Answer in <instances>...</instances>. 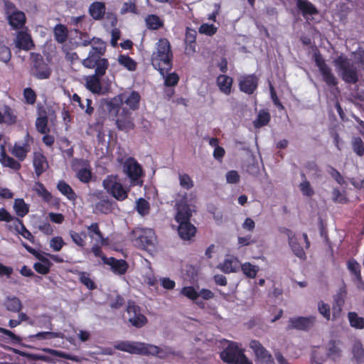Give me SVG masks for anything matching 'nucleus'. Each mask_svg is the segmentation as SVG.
<instances>
[{
  "instance_id": "1",
  "label": "nucleus",
  "mask_w": 364,
  "mask_h": 364,
  "mask_svg": "<svg viewBox=\"0 0 364 364\" xmlns=\"http://www.w3.org/2000/svg\"><path fill=\"white\" fill-rule=\"evenodd\" d=\"M196 198L193 193L178 194L176 198L175 220L178 224V232L183 240H190L196 232V227L190 223L191 210L190 205Z\"/></svg>"
},
{
  "instance_id": "2",
  "label": "nucleus",
  "mask_w": 364,
  "mask_h": 364,
  "mask_svg": "<svg viewBox=\"0 0 364 364\" xmlns=\"http://www.w3.org/2000/svg\"><path fill=\"white\" fill-rule=\"evenodd\" d=\"M172 58L173 54L169 41L166 38H160L156 44L155 51L151 55L152 65L159 70L161 75H164V71L171 69Z\"/></svg>"
},
{
  "instance_id": "3",
  "label": "nucleus",
  "mask_w": 364,
  "mask_h": 364,
  "mask_svg": "<svg viewBox=\"0 0 364 364\" xmlns=\"http://www.w3.org/2000/svg\"><path fill=\"white\" fill-rule=\"evenodd\" d=\"M336 72L346 82L355 83L358 80V70L345 55L341 54L333 60Z\"/></svg>"
},
{
  "instance_id": "4",
  "label": "nucleus",
  "mask_w": 364,
  "mask_h": 364,
  "mask_svg": "<svg viewBox=\"0 0 364 364\" xmlns=\"http://www.w3.org/2000/svg\"><path fill=\"white\" fill-rule=\"evenodd\" d=\"M114 348L131 354L154 355L159 353V348L156 346L135 341H119L114 344Z\"/></svg>"
},
{
  "instance_id": "5",
  "label": "nucleus",
  "mask_w": 364,
  "mask_h": 364,
  "mask_svg": "<svg viewBox=\"0 0 364 364\" xmlns=\"http://www.w3.org/2000/svg\"><path fill=\"white\" fill-rule=\"evenodd\" d=\"M102 185L107 193L117 200H124L128 196L129 188L122 186L117 176L110 175L107 176L103 180Z\"/></svg>"
},
{
  "instance_id": "6",
  "label": "nucleus",
  "mask_w": 364,
  "mask_h": 364,
  "mask_svg": "<svg viewBox=\"0 0 364 364\" xmlns=\"http://www.w3.org/2000/svg\"><path fill=\"white\" fill-rule=\"evenodd\" d=\"M141 97L136 91L125 92L114 97L110 104L115 107H119V109L128 110L129 112L138 109Z\"/></svg>"
},
{
  "instance_id": "7",
  "label": "nucleus",
  "mask_w": 364,
  "mask_h": 364,
  "mask_svg": "<svg viewBox=\"0 0 364 364\" xmlns=\"http://www.w3.org/2000/svg\"><path fill=\"white\" fill-rule=\"evenodd\" d=\"M131 239L134 245L142 249H149L154 247L156 236L152 229L136 228L132 232Z\"/></svg>"
},
{
  "instance_id": "8",
  "label": "nucleus",
  "mask_w": 364,
  "mask_h": 364,
  "mask_svg": "<svg viewBox=\"0 0 364 364\" xmlns=\"http://www.w3.org/2000/svg\"><path fill=\"white\" fill-rule=\"evenodd\" d=\"M123 172L130 179L131 186H142L143 181L141 179L143 176L142 168L134 159L130 157L125 160L123 164Z\"/></svg>"
},
{
  "instance_id": "9",
  "label": "nucleus",
  "mask_w": 364,
  "mask_h": 364,
  "mask_svg": "<svg viewBox=\"0 0 364 364\" xmlns=\"http://www.w3.org/2000/svg\"><path fill=\"white\" fill-rule=\"evenodd\" d=\"M82 65L87 68H95V75L101 77L105 74L109 64L107 59L91 55L82 60Z\"/></svg>"
},
{
  "instance_id": "10",
  "label": "nucleus",
  "mask_w": 364,
  "mask_h": 364,
  "mask_svg": "<svg viewBox=\"0 0 364 364\" xmlns=\"http://www.w3.org/2000/svg\"><path fill=\"white\" fill-rule=\"evenodd\" d=\"M314 58L315 63L323 76V80L328 85H336L337 84V80L332 73L331 68L326 64L323 58L319 54L316 53Z\"/></svg>"
},
{
  "instance_id": "11",
  "label": "nucleus",
  "mask_w": 364,
  "mask_h": 364,
  "mask_svg": "<svg viewBox=\"0 0 364 364\" xmlns=\"http://www.w3.org/2000/svg\"><path fill=\"white\" fill-rule=\"evenodd\" d=\"M242 353V350L235 343L230 342L220 355L225 363L234 364Z\"/></svg>"
},
{
  "instance_id": "12",
  "label": "nucleus",
  "mask_w": 364,
  "mask_h": 364,
  "mask_svg": "<svg viewBox=\"0 0 364 364\" xmlns=\"http://www.w3.org/2000/svg\"><path fill=\"white\" fill-rule=\"evenodd\" d=\"M250 347L254 351L256 357L259 359L262 364H274L272 355L264 348V346L256 340L250 343Z\"/></svg>"
},
{
  "instance_id": "13",
  "label": "nucleus",
  "mask_w": 364,
  "mask_h": 364,
  "mask_svg": "<svg viewBox=\"0 0 364 364\" xmlns=\"http://www.w3.org/2000/svg\"><path fill=\"white\" fill-rule=\"evenodd\" d=\"M102 262L110 267L111 270L118 275L124 274L129 267L128 264L124 259H117L114 257H107L102 255Z\"/></svg>"
},
{
  "instance_id": "14",
  "label": "nucleus",
  "mask_w": 364,
  "mask_h": 364,
  "mask_svg": "<svg viewBox=\"0 0 364 364\" xmlns=\"http://www.w3.org/2000/svg\"><path fill=\"white\" fill-rule=\"evenodd\" d=\"M8 19L10 25L14 28L22 27L26 21V16L23 12L13 10V6L11 4H6Z\"/></svg>"
},
{
  "instance_id": "15",
  "label": "nucleus",
  "mask_w": 364,
  "mask_h": 364,
  "mask_svg": "<svg viewBox=\"0 0 364 364\" xmlns=\"http://www.w3.org/2000/svg\"><path fill=\"white\" fill-rule=\"evenodd\" d=\"M73 168L77 171V178L84 183H87L91 178V170L86 161L75 160L73 163Z\"/></svg>"
},
{
  "instance_id": "16",
  "label": "nucleus",
  "mask_w": 364,
  "mask_h": 364,
  "mask_svg": "<svg viewBox=\"0 0 364 364\" xmlns=\"http://www.w3.org/2000/svg\"><path fill=\"white\" fill-rule=\"evenodd\" d=\"M130 115L131 112L125 110V108H123L122 110H120V109L117 110L116 123L119 129L128 131L134 127V123Z\"/></svg>"
},
{
  "instance_id": "17",
  "label": "nucleus",
  "mask_w": 364,
  "mask_h": 364,
  "mask_svg": "<svg viewBox=\"0 0 364 364\" xmlns=\"http://www.w3.org/2000/svg\"><path fill=\"white\" fill-rule=\"evenodd\" d=\"M281 232L287 237L289 245L294 254L299 258H304L305 257V252L303 247L299 244L295 234L287 228L282 229Z\"/></svg>"
},
{
  "instance_id": "18",
  "label": "nucleus",
  "mask_w": 364,
  "mask_h": 364,
  "mask_svg": "<svg viewBox=\"0 0 364 364\" xmlns=\"http://www.w3.org/2000/svg\"><path fill=\"white\" fill-rule=\"evenodd\" d=\"M240 262L237 257L227 255L223 262L218 265V268L222 272L229 274L237 272L240 269Z\"/></svg>"
},
{
  "instance_id": "19",
  "label": "nucleus",
  "mask_w": 364,
  "mask_h": 364,
  "mask_svg": "<svg viewBox=\"0 0 364 364\" xmlns=\"http://www.w3.org/2000/svg\"><path fill=\"white\" fill-rule=\"evenodd\" d=\"M296 4L302 16L307 21L311 20L314 16L318 14L316 8L307 0H296Z\"/></svg>"
},
{
  "instance_id": "20",
  "label": "nucleus",
  "mask_w": 364,
  "mask_h": 364,
  "mask_svg": "<svg viewBox=\"0 0 364 364\" xmlns=\"http://www.w3.org/2000/svg\"><path fill=\"white\" fill-rule=\"evenodd\" d=\"M257 81L254 75L244 76L240 80V89L243 92L252 94L257 87Z\"/></svg>"
},
{
  "instance_id": "21",
  "label": "nucleus",
  "mask_w": 364,
  "mask_h": 364,
  "mask_svg": "<svg viewBox=\"0 0 364 364\" xmlns=\"http://www.w3.org/2000/svg\"><path fill=\"white\" fill-rule=\"evenodd\" d=\"M33 165L36 174L39 176L48 168V164L46 157L40 152L33 154Z\"/></svg>"
},
{
  "instance_id": "22",
  "label": "nucleus",
  "mask_w": 364,
  "mask_h": 364,
  "mask_svg": "<svg viewBox=\"0 0 364 364\" xmlns=\"http://www.w3.org/2000/svg\"><path fill=\"white\" fill-rule=\"evenodd\" d=\"M16 46L20 49L28 50L33 46L31 36L26 32H18L15 41Z\"/></svg>"
},
{
  "instance_id": "23",
  "label": "nucleus",
  "mask_w": 364,
  "mask_h": 364,
  "mask_svg": "<svg viewBox=\"0 0 364 364\" xmlns=\"http://www.w3.org/2000/svg\"><path fill=\"white\" fill-rule=\"evenodd\" d=\"M100 77V76L96 75H89L85 77L86 87L93 93L102 94L105 92L101 86Z\"/></svg>"
},
{
  "instance_id": "24",
  "label": "nucleus",
  "mask_w": 364,
  "mask_h": 364,
  "mask_svg": "<svg viewBox=\"0 0 364 364\" xmlns=\"http://www.w3.org/2000/svg\"><path fill=\"white\" fill-rule=\"evenodd\" d=\"M232 79L226 75H220L217 77V85L220 92L229 95L232 91Z\"/></svg>"
},
{
  "instance_id": "25",
  "label": "nucleus",
  "mask_w": 364,
  "mask_h": 364,
  "mask_svg": "<svg viewBox=\"0 0 364 364\" xmlns=\"http://www.w3.org/2000/svg\"><path fill=\"white\" fill-rule=\"evenodd\" d=\"M30 149V146L27 142L16 143L11 150V154L19 161H23Z\"/></svg>"
},
{
  "instance_id": "26",
  "label": "nucleus",
  "mask_w": 364,
  "mask_h": 364,
  "mask_svg": "<svg viewBox=\"0 0 364 364\" xmlns=\"http://www.w3.org/2000/svg\"><path fill=\"white\" fill-rule=\"evenodd\" d=\"M9 229L22 235L25 239L33 242V236L31 232L26 228L20 219L15 220L14 225H9Z\"/></svg>"
},
{
  "instance_id": "27",
  "label": "nucleus",
  "mask_w": 364,
  "mask_h": 364,
  "mask_svg": "<svg viewBox=\"0 0 364 364\" xmlns=\"http://www.w3.org/2000/svg\"><path fill=\"white\" fill-rule=\"evenodd\" d=\"M64 334L61 332H52V331H38L35 334L29 335L28 338L31 341L38 340H51L55 338H63Z\"/></svg>"
},
{
  "instance_id": "28",
  "label": "nucleus",
  "mask_w": 364,
  "mask_h": 364,
  "mask_svg": "<svg viewBox=\"0 0 364 364\" xmlns=\"http://www.w3.org/2000/svg\"><path fill=\"white\" fill-rule=\"evenodd\" d=\"M92 48L88 55H94L95 57H101L105 52L106 44L100 38H93L91 39Z\"/></svg>"
},
{
  "instance_id": "29",
  "label": "nucleus",
  "mask_w": 364,
  "mask_h": 364,
  "mask_svg": "<svg viewBox=\"0 0 364 364\" xmlns=\"http://www.w3.org/2000/svg\"><path fill=\"white\" fill-rule=\"evenodd\" d=\"M0 162L4 166L9 167L14 170H18L21 167L20 164L13 158L7 156L5 153L4 146H1Z\"/></svg>"
},
{
  "instance_id": "30",
  "label": "nucleus",
  "mask_w": 364,
  "mask_h": 364,
  "mask_svg": "<svg viewBox=\"0 0 364 364\" xmlns=\"http://www.w3.org/2000/svg\"><path fill=\"white\" fill-rule=\"evenodd\" d=\"M88 235L90 239L97 244L104 245L106 243L105 239L103 238L97 223H92L88 228Z\"/></svg>"
},
{
  "instance_id": "31",
  "label": "nucleus",
  "mask_w": 364,
  "mask_h": 364,
  "mask_svg": "<svg viewBox=\"0 0 364 364\" xmlns=\"http://www.w3.org/2000/svg\"><path fill=\"white\" fill-rule=\"evenodd\" d=\"M90 14L96 20L103 17L105 13V5L102 2L96 1L92 3L89 9Z\"/></svg>"
},
{
  "instance_id": "32",
  "label": "nucleus",
  "mask_w": 364,
  "mask_h": 364,
  "mask_svg": "<svg viewBox=\"0 0 364 364\" xmlns=\"http://www.w3.org/2000/svg\"><path fill=\"white\" fill-rule=\"evenodd\" d=\"M240 269H241L242 273L248 278L254 279L256 277L258 272L259 271V267L256 264H253L250 262H246L240 264Z\"/></svg>"
},
{
  "instance_id": "33",
  "label": "nucleus",
  "mask_w": 364,
  "mask_h": 364,
  "mask_svg": "<svg viewBox=\"0 0 364 364\" xmlns=\"http://www.w3.org/2000/svg\"><path fill=\"white\" fill-rule=\"evenodd\" d=\"M314 320H289L287 329L296 328L298 330L307 331L313 326Z\"/></svg>"
},
{
  "instance_id": "34",
  "label": "nucleus",
  "mask_w": 364,
  "mask_h": 364,
  "mask_svg": "<svg viewBox=\"0 0 364 364\" xmlns=\"http://www.w3.org/2000/svg\"><path fill=\"white\" fill-rule=\"evenodd\" d=\"M180 294L187 299L193 301L198 305H201L203 304L201 301H198V291L196 290L194 287H184L181 289Z\"/></svg>"
},
{
  "instance_id": "35",
  "label": "nucleus",
  "mask_w": 364,
  "mask_h": 364,
  "mask_svg": "<svg viewBox=\"0 0 364 364\" xmlns=\"http://www.w3.org/2000/svg\"><path fill=\"white\" fill-rule=\"evenodd\" d=\"M14 210L17 216L23 218L29 212V205L23 199L16 198L14 203Z\"/></svg>"
},
{
  "instance_id": "36",
  "label": "nucleus",
  "mask_w": 364,
  "mask_h": 364,
  "mask_svg": "<svg viewBox=\"0 0 364 364\" xmlns=\"http://www.w3.org/2000/svg\"><path fill=\"white\" fill-rule=\"evenodd\" d=\"M33 74L38 79H46L49 77L50 71L46 64L40 63L34 65Z\"/></svg>"
},
{
  "instance_id": "37",
  "label": "nucleus",
  "mask_w": 364,
  "mask_h": 364,
  "mask_svg": "<svg viewBox=\"0 0 364 364\" xmlns=\"http://www.w3.org/2000/svg\"><path fill=\"white\" fill-rule=\"evenodd\" d=\"M21 306L20 299L16 296H7L4 301V306L10 311L18 312Z\"/></svg>"
},
{
  "instance_id": "38",
  "label": "nucleus",
  "mask_w": 364,
  "mask_h": 364,
  "mask_svg": "<svg viewBox=\"0 0 364 364\" xmlns=\"http://www.w3.org/2000/svg\"><path fill=\"white\" fill-rule=\"evenodd\" d=\"M68 29L67 28L62 25L58 24L54 28V37L57 42L60 43H63L66 41L68 38Z\"/></svg>"
},
{
  "instance_id": "39",
  "label": "nucleus",
  "mask_w": 364,
  "mask_h": 364,
  "mask_svg": "<svg viewBox=\"0 0 364 364\" xmlns=\"http://www.w3.org/2000/svg\"><path fill=\"white\" fill-rule=\"evenodd\" d=\"M41 262L35 263L33 267L35 270L42 274H46L48 273L51 263L46 257H41V255L38 257Z\"/></svg>"
},
{
  "instance_id": "40",
  "label": "nucleus",
  "mask_w": 364,
  "mask_h": 364,
  "mask_svg": "<svg viewBox=\"0 0 364 364\" xmlns=\"http://www.w3.org/2000/svg\"><path fill=\"white\" fill-rule=\"evenodd\" d=\"M146 25L148 28L151 30H157L164 26V21L156 15H149L146 16Z\"/></svg>"
},
{
  "instance_id": "41",
  "label": "nucleus",
  "mask_w": 364,
  "mask_h": 364,
  "mask_svg": "<svg viewBox=\"0 0 364 364\" xmlns=\"http://www.w3.org/2000/svg\"><path fill=\"white\" fill-rule=\"evenodd\" d=\"M117 61L122 66H123L129 71H134L136 68V62L128 55H119Z\"/></svg>"
},
{
  "instance_id": "42",
  "label": "nucleus",
  "mask_w": 364,
  "mask_h": 364,
  "mask_svg": "<svg viewBox=\"0 0 364 364\" xmlns=\"http://www.w3.org/2000/svg\"><path fill=\"white\" fill-rule=\"evenodd\" d=\"M218 27L213 23H204L200 25L198 32L208 36H212L218 31Z\"/></svg>"
},
{
  "instance_id": "43",
  "label": "nucleus",
  "mask_w": 364,
  "mask_h": 364,
  "mask_svg": "<svg viewBox=\"0 0 364 364\" xmlns=\"http://www.w3.org/2000/svg\"><path fill=\"white\" fill-rule=\"evenodd\" d=\"M59 191L65 196L69 200H75L76 196L69 185L63 181H60L58 184Z\"/></svg>"
},
{
  "instance_id": "44",
  "label": "nucleus",
  "mask_w": 364,
  "mask_h": 364,
  "mask_svg": "<svg viewBox=\"0 0 364 364\" xmlns=\"http://www.w3.org/2000/svg\"><path fill=\"white\" fill-rule=\"evenodd\" d=\"M143 277L144 278V282L149 286H154L157 283V279L154 276L149 263H148L147 266L144 268Z\"/></svg>"
},
{
  "instance_id": "45",
  "label": "nucleus",
  "mask_w": 364,
  "mask_h": 364,
  "mask_svg": "<svg viewBox=\"0 0 364 364\" xmlns=\"http://www.w3.org/2000/svg\"><path fill=\"white\" fill-rule=\"evenodd\" d=\"M69 235L73 242L79 247H84L85 245L86 234L85 232H76L75 231H70Z\"/></svg>"
},
{
  "instance_id": "46",
  "label": "nucleus",
  "mask_w": 364,
  "mask_h": 364,
  "mask_svg": "<svg viewBox=\"0 0 364 364\" xmlns=\"http://www.w3.org/2000/svg\"><path fill=\"white\" fill-rule=\"evenodd\" d=\"M180 186L186 190H189L194 186V182L192 178L186 173H180L178 176Z\"/></svg>"
},
{
  "instance_id": "47",
  "label": "nucleus",
  "mask_w": 364,
  "mask_h": 364,
  "mask_svg": "<svg viewBox=\"0 0 364 364\" xmlns=\"http://www.w3.org/2000/svg\"><path fill=\"white\" fill-rule=\"evenodd\" d=\"M348 268L349 271L355 276L356 280L361 282L360 267L359 264L354 259H350L348 262Z\"/></svg>"
},
{
  "instance_id": "48",
  "label": "nucleus",
  "mask_w": 364,
  "mask_h": 364,
  "mask_svg": "<svg viewBox=\"0 0 364 364\" xmlns=\"http://www.w3.org/2000/svg\"><path fill=\"white\" fill-rule=\"evenodd\" d=\"M16 117L14 111L9 107H5L3 111V123L12 124L16 122Z\"/></svg>"
},
{
  "instance_id": "49",
  "label": "nucleus",
  "mask_w": 364,
  "mask_h": 364,
  "mask_svg": "<svg viewBox=\"0 0 364 364\" xmlns=\"http://www.w3.org/2000/svg\"><path fill=\"white\" fill-rule=\"evenodd\" d=\"M136 209L141 215H146L149 212V203L144 198H139L136 201Z\"/></svg>"
},
{
  "instance_id": "50",
  "label": "nucleus",
  "mask_w": 364,
  "mask_h": 364,
  "mask_svg": "<svg viewBox=\"0 0 364 364\" xmlns=\"http://www.w3.org/2000/svg\"><path fill=\"white\" fill-rule=\"evenodd\" d=\"M270 119V115L267 112L260 111L257 119L254 122L255 127L259 128L266 125Z\"/></svg>"
},
{
  "instance_id": "51",
  "label": "nucleus",
  "mask_w": 364,
  "mask_h": 364,
  "mask_svg": "<svg viewBox=\"0 0 364 364\" xmlns=\"http://www.w3.org/2000/svg\"><path fill=\"white\" fill-rule=\"evenodd\" d=\"M37 130L41 134H46L49 131L48 128V119L46 116H39L36 121Z\"/></svg>"
},
{
  "instance_id": "52",
  "label": "nucleus",
  "mask_w": 364,
  "mask_h": 364,
  "mask_svg": "<svg viewBox=\"0 0 364 364\" xmlns=\"http://www.w3.org/2000/svg\"><path fill=\"white\" fill-rule=\"evenodd\" d=\"M338 343L339 341L336 342V341H331L328 344L329 347L327 355L332 357L333 359L341 355V350L338 347Z\"/></svg>"
},
{
  "instance_id": "53",
  "label": "nucleus",
  "mask_w": 364,
  "mask_h": 364,
  "mask_svg": "<svg viewBox=\"0 0 364 364\" xmlns=\"http://www.w3.org/2000/svg\"><path fill=\"white\" fill-rule=\"evenodd\" d=\"M127 314L129 318H141L142 317L139 308L134 303H129Z\"/></svg>"
},
{
  "instance_id": "54",
  "label": "nucleus",
  "mask_w": 364,
  "mask_h": 364,
  "mask_svg": "<svg viewBox=\"0 0 364 364\" xmlns=\"http://www.w3.org/2000/svg\"><path fill=\"white\" fill-rule=\"evenodd\" d=\"M166 72L167 71H164V75H161L165 80V82H164L165 85L166 86L176 85L179 80L178 75L176 73H169V74L165 75V73H166Z\"/></svg>"
},
{
  "instance_id": "55",
  "label": "nucleus",
  "mask_w": 364,
  "mask_h": 364,
  "mask_svg": "<svg viewBox=\"0 0 364 364\" xmlns=\"http://www.w3.org/2000/svg\"><path fill=\"white\" fill-rule=\"evenodd\" d=\"M352 353L356 361H361L364 358V350L360 343H355L353 345Z\"/></svg>"
},
{
  "instance_id": "56",
  "label": "nucleus",
  "mask_w": 364,
  "mask_h": 364,
  "mask_svg": "<svg viewBox=\"0 0 364 364\" xmlns=\"http://www.w3.org/2000/svg\"><path fill=\"white\" fill-rule=\"evenodd\" d=\"M79 279L80 282L86 286L89 289H95L96 286L94 282L90 277V275L85 272H80L79 273Z\"/></svg>"
},
{
  "instance_id": "57",
  "label": "nucleus",
  "mask_w": 364,
  "mask_h": 364,
  "mask_svg": "<svg viewBox=\"0 0 364 364\" xmlns=\"http://www.w3.org/2000/svg\"><path fill=\"white\" fill-rule=\"evenodd\" d=\"M33 189L38 195L46 200H48L50 198V193L47 191L44 186L39 182H36L34 184Z\"/></svg>"
},
{
  "instance_id": "58",
  "label": "nucleus",
  "mask_w": 364,
  "mask_h": 364,
  "mask_svg": "<svg viewBox=\"0 0 364 364\" xmlns=\"http://www.w3.org/2000/svg\"><path fill=\"white\" fill-rule=\"evenodd\" d=\"M0 332L7 336L8 338H9L11 343L14 344H20L22 341V338L19 336H16L15 333L8 329L0 328Z\"/></svg>"
},
{
  "instance_id": "59",
  "label": "nucleus",
  "mask_w": 364,
  "mask_h": 364,
  "mask_svg": "<svg viewBox=\"0 0 364 364\" xmlns=\"http://www.w3.org/2000/svg\"><path fill=\"white\" fill-rule=\"evenodd\" d=\"M23 97L27 104L33 105L36 100V95L31 88L27 87L23 90Z\"/></svg>"
},
{
  "instance_id": "60",
  "label": "nucleus",
  "mask_w": 364,
  "mask_h": 364,
  "mask_svg": "<svg viewBox=\"0 0 364 364\" xmlns=\"http://www.w3.org/2000/svg\"><path fill=\"white\" fill-rule=\"evenodd\" d=\"M65 242L61 237H53L50 241V247L56 252L60 251L64 246Z\"/></svg>"
},
{
  "instance_id": "61",
  "label": "nucleus",
  "mask_w": 364,
  "mask_h": 364,
  "mask_svg": "<svg viewBox=\"0 0 364 364\" xmlns=\"http://www.w3.org/2000/svg\"><path fill=\"white\" fill-rule=\"evenodd\" d=\"M318 311L321 316L326 318H329L331 316L330 306L323 301H320L318 303Z\"/></svg>"
},
{
  "instance_id": "62",
  "label": "nucleus",
  "mask_w": 364,
  "mask_h": 364,
  "mask_svg": "<svg viewBox=\"0 0 364 364\" xmlns=\"http://www.w3.org/2000/svg\"><path fill=\"white\" fill-rule=\"evenodd\" d=\"M161 286L166 290H172L176 287V282L168 277H162L159 279Z\"/></svg>"
},
{
  "instance_id": "63",
  "label": "nucleus",
  "mask_w": 364,
  "mask_h": 364,
  "mask_svg": "<svg viewBox=\"0 0 364 364\" xmlns=\"http://www.w3.org/2000/svg\"><path fill=\"white\" fill-rule=\"evenodd\" d=\"M225 178L228 183L235 184L240 181V176L237 171L232 170L227 172Z\"/></svg>"
},
{
  "instance_id": "64",
  "label": "nucleus",
  "mask_w": 364,
  "mask_h": 364,
  "mask_svg": "<svg viewBox=\"0 0 364 364\" xmlns=\"http://www.w3.org/2000/svg\"><path fill=\"white\" fill-rule=\"evenodd\" d=\"M353 148L354 151L358 156H363L364 154V146L362 140L360 138H354L353 140Z\"/></svg>"
}]
</instances>
